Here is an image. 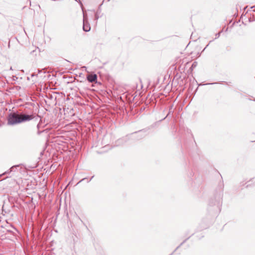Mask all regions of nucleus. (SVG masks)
I'll return each instance as SVG.
<instances>
[{
	"label": "nucleus",
	"mask_w": 255,
	"mask_h": 255,
	"mask_svg": "<svg viewBox=\"0 0 255 255\" xmlns=\"http://www.w3.org/2000/svg\"><path fill=\"white\" fill-rule=\"evenodd\" d=\"M34 96L35 94L33 91V125H36L37 134L39 135L45 131V130L43 129V128L46 124H45L44 122L43 123L41 117L36 114L37 112L39 111L38 108L39 106Z\"/></svg>",
	"instance_id": "f257e3e1"
},
{
	"label": "nucleus",
	"mask_w": 255,
	"mask_h": 255,
	"mask_svg": "<svg viewBox=\"0 0 255 255\" xmlns=\"http://www.w3.org/2000/svg\"><path fill=\"white\" fill-rule=\"evenodd\" d=\"M223 196V189L220 188L216 191L214 197L211 198L209 202V206L213 207V211L220 212L222 205V198Z\"/></svg>",
	"instance_id": "f03ea898"
},
{
	"label": "nucleus",
	"mask_w": 255,
	"mask_h": 255,
	"mask_svg": "<svg viewBox=\"0 0 255 255\" xmlns=\"http://www.w3.org/2000/svg\"><path fill=\"white\" fill-rule=\"evenodd\" d=\"M31 115H19L15 113H11L8 116V124L13 125L23 122L29 121L31 119Z\"/></svg>",
	"instance_id": "7ed1b4c3"
},
{
	"label": "nucleus",
	"mask_w": 255,
	"mask_h": 255,
	"mask_svg": "<svg viewBox=\"0 0 255 255\" xmlns=\"http://www.w3.org/2000/svg\"><path fill=\"white\" fill-rule=\"evenodd\" d=\"M83 29L85 32H88L91 30V26L88 21L87 14L83 12Z\"/></svg>",
	"instance_id": "20e7f679"
},
{
	"label": "nucleus",
	"mask_w": 255,
	"mask_h": 255,
	"mask_svg": "<svg viewBox=\"0 0 255 255\" xmlns=\"http://www.w3.org/2000/svg\"><path fill=\"white\" fill-rule=\"evenodd\" d=\"M158 125L157 122H155L152 125H151L149 127L146 128H145L139 130L137 131H135L132 133V134H136L140 132H146L150 128H155Z\"/></svg>",
	"instance_id": "39448f33"
},
{
	"label": "nucleus",
	"mask_w": 255,
	"mask_h": 255,
	"mask_svg": "<svg viewBox=\"0 0 255 255\" xmlns=\"http://www.w3.org/2000/svg\"><path fill=\"white\" fill-rule=\"evenodd\" d=\"M97 75L94 73L88 74L86 77L87 81L90 83L97 82Z\"/></svg>",
	"instance_id": "423d86ee"
},
{
	"label": "nucleus",
	"mask_w": 255,
	"mask_h": 255,
	"mask_svg": "<svg viewBox=\"0 0 255 255\" xmlns=\"http://www.w3.org/2000/svg\"><path fill=\"white\" fill-rule=\"evenodd\" d=\"M173 107H174V105L173 104H171L169 107V111H168V113L167 114V115H166V116L163 119L161 120L160 121H162L164 120H165L166 118H171L172 117V114L174 112V111L173 110Z\"/></svg>",
	"instance_id": "0eeeda50"
},
{
	"label": "nucleus",
	"mask_w": 255,
	"mask_h": 255,
	"mask_svg": "<svg viewBox=\"0 0 255 255\" xmlns=\"http://www.w3.org/2000/svg\"><path fill=\"white\" fill-rule=\"evenodd\" d=\"M189 238L190 237H189L188 238H186L185 240H184L169 255H172L174 254V253L181 246H182Z\"/></svg>",
	"instance_id": "6e6552de"
},
{
	"label": "nucleus",
	"mask_w": 255,
	"mask_h": 255,
	"mask_svg": "<svg viewBox=\"0 0 255 255\" xmlns=\"http://www.w3.org/2000/svg\"><path fill=\"white\" fill-rule=\"evenodd\" d=\"M36 159V163L34 164H33L32 168H36L38 165V162L40 159V157L38 156V155L36 156V157H35Z\"/></svg>",
	"instance_id": "1a4fd4ad"
},
{
	"label": "nucleus",
	"mask_w": 255,
	"mask_h": 255,
	"mask_svg": "<svg viewBox=\"0 0 255 255\" xmlns=\"http://www.w3.org/2000/svg\"><path fill=\"white\" fill-rule=\"evenodd\" d=\"M197 64H198V63H197V62H196V61H194V62L192 63V65H191V67L190 68V70H191V71H192V70H193V69H194V68H195L197 66Z\"/></svg>",
	"instance_id": "9d476101"
},
{
	"label": "nucleus",
	"mask_w": 255,
	"mask_h": 255,
	"mask_svg": "<svg viewBox=\"0 0 255 255\" xmlns=\"http://www.w3.org/2000/svg\"><path fill=\"white\" fill-rule=\"evenodd\" d=\"M219 84V83H218V82H214V83H206V84H205V85H215V84ZM204 85V84H199V85H199V86H200V85Z\"/></svg>",
	"instance_id": "9b49d317"
},
{
	"label": "nucleus",
	"mask_w": 255,
	"mask_h": 255,
	"mask_svg": "<svg viewBox=\"0 0 255 255\" xmlns=\"http://www.w3.org/2000/svg\"><path fill=\"white\" fill-rule=\"evenodd\" d=\"M99 13H98V11H97L95 13V20H97L99 18Z\"/></svg>",
	"instance_id": "f8f14e48"
},
{
	"label": "nucleus",
	"mask_w": 255,
	"mask_h": 255,
	"mask_svg": "<svg viewBox=\"0 0 255 255\" xmlns=\"http://www.w3.org/2000/svg\"><path fill=\"white\" fill-rule=\"evenodd\" d=\"M78 2L79 3V4L80 5L81 7V8L83 10V12H84L83 11V3L82 2H81V1L80 0H78Z\"/></svg>",
	"instance_id": "ddd939ff"
},
{
	"label": "nucleus",
	"mask_w": 255,
	"mask_h": 255,
	"mask_svg": "<svg viewBox=\"0 0 255 255\" xmlns=\"http://www.w3.org/2000/svg\"><path fill=\"white\" fill-rule=\"evenodd\" d=\"M222 32V31H220V32H219V33H216V34H215V36H216V37H215V39H217V38H218L220 37V34H221V33Z\"/></svg>",
	"instance_id": "4468645a"
},
{
	"label": "nucleus",
	"mask_w": 255,
	"mask_h": 255,
	"mask_svg": "<svg viewBox=\"0 0 255 255\" xmlns=\"http://www.w3.org/2000/svg\"><path fill=\"white\" fill-rule=\"evenodd\" d=\"M103 2L101 4H100V5L99 6L98 9L97 11H98V13H100L101 11V7L102 5L103 4Z\"/></svg>",
	"instance_id": "2eb2a0df"
},
{
	"label": "nucleus",
	"mask_w": 255,
	"mask_h": 255,
	"mask_svg": "<svg viewBox=\"0 0 255 255\" xmlns=\"http://www.w3.org/2000/svg\"><path fill=\"white\" fill-rule=\"evenodd\" d=\"M19 166V165H15V166H12L11 168H10V171H12L14 169V168L16 167H18Z\"/></svg>",
	"instance_id": "dca6fc26"
},
{
	"label": "nucleus",
	"mask_w": 255,
	"mask_h": 255,
	"mask_svg": "<svg viewBox=\"0 0 255 255\" xmlns=\"http://www.w3.org/2000/svg\"><path fill=\"white\" fill-rule=\"evenodd\" d=\"M138 138L141 139L143 137H144V135L143 134H139L138 135Z\"/></svg>",
	"instance_id": "f3484780"
},
{
	"label": "nucleus",
	"mask_w": 255,
	"mask_h": 255,
	"mask_svg": "<svg viewBox=\"0 0 255 255\" xmlns=\"http://www.w3.org/2000/svg\"><path fill=\"white\" fill-rule=\"evenodd\" d=\"M43 152H44V150H43L40 152V156H42L43 155Z\"/></svg>",
	"instance_id": "a211bd4d"
},
{
	"label": "nucleus",
	"mask_w": 255,
	"mask_h": 255,
	"mask_svg": "<svg viewBox=\"0 0 255 255\" xmlns=\"http://www.w3.org/2000/svg\"><path fill=\"white\" fill-rule=\"evenodd\" d=\"M86 179H87V178H83L82 179H81V180L79 182V183L81 182H82V181H84V180H86Z\"/></svg>",
	"instance_id": "6ab92c4d"
},
{
	"label": "nucleus",
	"mask_w": 255,
	"mask_h": 255,
	"mask_svg": "<svg viewBox=\"0 0 255 255\" xmlns=\"http://www.w3.org/2000/svg\"><path fill=\"white\" fill-rule=\"evenodd\" d=\"M94 176H92L90 179L89 181H87V182H89L94 178Z\"/></svg>",
	"instance_id": "aec40b11"
},
{
	"label": "nucleus",
	"mask_w": 255,
	"mask_h": 255,
	"mask_svg": "<svg viewBox=\"0 0 255 255\" xmlns=\"http://www.w3.org/2000/svg\"><path fill=\"white\" fill-rule=\"evenodd\" d=\"M78 219L80 220V221L84 224V223H83V221L78 217Z\"/></svg>",
	"instance_id": "412c9836"
},
{
	"label": "nucleus",
	"mask_w": 255,
	"mask_h": 255,
	"mask_svg": "<svg viewBox=\"0 0 255 255\" xmlns=\"http://www.w3.org/2000/svg\"><path fill=\"white\" fill-rule=\"evenodd\" d=\"M32 227H33V232L34 231V225L33 223Z\"/></svg>",
	"instance_id": "4be33fe9"
},
{
	"label": "nucleus",
	"mask_w": 255,
	"mask_h": 255,
	"mask_svg": "<svg viewBox=\"0 0 255 255\" xmlns=\"http://www.w3.org/2000/svg\"><path fill=\"white\" fill-rule=\"evenodd\" d=\"M38 95H39L38 97H40V94H39V93H37V94L36 95V96H38Z\"/></svg>",
	"instance_id": "5701e85b"
},
{
	"label": "nucleus",
	"mask_w": 255,
	"mask_h": 255,
	"mask_svg": "<svg viewBox=\"0 0 255 255\" xmlns=\"http://www.w3.org/2000/svg\"><path fill=\"white\" fill-rule=\"evenodd\" d=\"M35 73H36L35 72H33V75H32V76H33V77H34V76H35Z\"/></svg>",
	"instance_id": "b1692460"
},
{
	"label": "nucleus",
	"mask_w": 255,
	"mask_h": 255,
	"mask_svg": "<svg viewBox=\"0 0 255 255\" xmlns=\"http://www.w3.org/2000/svg\"><path fill=\"white\" fill-rule=\"evenodd\" d=\"M35 51V50L33 49V51H32L33 53H34Z\"/></svg>",
	"instance_id": "393cba45"
},
{
	"label": "nucleus",
	"mask_w": 255,
	"mask_h": 255,
	"mask_svg": "<svg viewBox=\"0 0 255 255\" xmlns=\"http://www.w3.org/2000/svg\"><path fill=\"white\" fill-rule=\"evenodd\" d=\"M35 49H39L38 47H35ZM38 50L39 51V50Z\"/></svg>",
	"instance_id": "a878e982"
},
{
	"label": "nucleus",
	"mask_w": 255,
	"mask_h": 255,
	"mask_svg": "<svg viewBox=\"0 0 255 255\" xmlns=\"http://www.w3.org/2000/svg\"><path fill=\"white\" fill-rule=\"evenodd\" d=\"M83 68H84V69H85L86 68V66H84Z\"/></svg>",
	"instance_id": "bb28decb"
},
{
	"label": "nucleus",
	"mask_w": 255,
	"mask_h": 255,
	"mask_svg": "<svg viewBox=\"0 0 255 255\" xmlns=\"http://www.w3.org/2000/svg\"><path fill=\"white\" fill-rule=\"evenodd\" d=\"M83 68H84V69H85L86 68V66H84Z\"/></svg>",
	"instance_id": "cd10ccee"
},
{
	"label": "nucleus",
	"mask_w": 255,
	"mask_h": 255,
	"mask_svg": "<svg viewBox=\"0 0 255 255\" xmlns=\"http://www.w3.org/2000/svg\"><path fill=\"white\" fill-rule=\"evenodd\" d=\"M252 21H253V20H252L251 19H249V21H250V22H252Z\"/></svg>",
	"instance_id": "c85d7f7f"
},
{
	"label": "nucleus",
	"mask_w": 255,
	"mask_h": 255,
	"mask_svg": "<svg viewBox=\"0 0 255 255\" xmlns=\"http://www.w3.org/2000/svg\"><path fill=\"white\" fill-rule=\"evenodd\" d=\"M82 75V73H80L79 75V76H81Z\"/></svg>",
	"instance_id": "c756f323"
},
{
	"label": "nucleus",
	"mask_w": 255,
	"mask_h": 255,
	"mask_svg": "<svg viewBox=\"0 0 255 255\" xmlns=\"http://www.w3.org/2000/svg\"><path fill=\"white\" fill-rule=\"evenodd\" d=\"M208 45H209V44H208V45H207L206 47L204 48V49H205L207 46H208Z\"/></svg>",
	"instance_id": "7c9ffc66"
},
{
	"label": "nucleus",
	"mask_w": 255,
	"mask_h": 255,
	"mask_svg": "<svg viewBox=\"0 0 255 255\" xmlns=\"http://www.w3.org/2000/svg\"><path fill=\"white\" fill-rule=\"evenodd\" d=\"M34 235L33 234V236H32L33 239H34Z\"/></svg>",
	"instance_id": "2f4dec72"
},
{
	"label": "nucleus",
	"mask_w": 255,
	"mask_h": 255,
	"mask_svg": "<svg viewBox=\"0 0 255 255\" xmlns=\"http://www.w3.org/2000/svg\"><path fill=\"white\" fill-rule=\"evenodd\" d=\"M5 174V172H4V173H3L2 174H1V176H2V175H3V174Z\"/></svg>",
	"instance_id": "473e14b6"
},
{
	"label": "nucleus",
	"mask_w": 255,
	"mask_h": 255,
	"mask_svg": "<svg viewBox=\"0 0 255 255\" xmlns=\"http://www.w3.org/2000/svg\"><path fill=\"white\" fill-rule=\"evenodd\" d=\"M52 1H55L56 0H51Z\"/></svg>",
	"instance_id": "72a5a7b5"
},
{
	"label": "nucleus",
	"mask_w": 255,
	"mask_h": 255,
	"mask_svg": "<svg viewBox=\"0 0 255 255\" xmlns=\"http://www.w3.org/2000/svg\"><path fill=\"white\" fill-rule=\"evenodd\" d=\"M254 101H255V99H254Z\"/></svg>",
	"instance_id": "f704fd0d"
},
{
	"label": "nucleus",
	"mask_w": 255,
	"mask_h": 255,
	"mask_svg": "<svg viewBox=\"0 0 255 255\" xmlns=\"http://www.w3.org/2000/svg\"><path fill=\"white\" fill-rule=\"evenodd\" d=\"M1 175H0V177H1Z\"/></svg>",
	"instance_id": "c9c22d12"
}]
</instances>
